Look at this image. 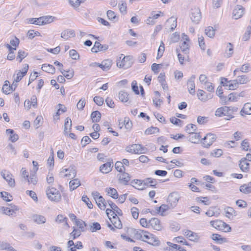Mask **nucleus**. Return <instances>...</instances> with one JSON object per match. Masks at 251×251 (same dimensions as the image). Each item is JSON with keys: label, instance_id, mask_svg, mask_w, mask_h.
I'll return each mask as SVG.
<instances>
[{"label": "nucleus", "instance_id": "f704fd0d", "mask_svg": "<svg viewBox=\"0 0 251 251\" xmlns=\"http://www.w3.org/2000/svg\"><path fill=\"white\" fill-rule=\"evenodd\" d=\"M61 74L65 77L67 79H71L74 75V72L73 69L69 70L68 71H65L62 69H59Z\"/></svg>", "mask_w": 251, "mask_h": 251}, {"label": "nucleus", "instance_id": "c85d7f7f", "mask_svg": "<svg viewBox=\"0 0 251 251\" xmlns=\"http://www.w3.org/2000/svg\"><path fill=\"white\" fill-rule=\"evenodd\" d=\"M105 192L109 196H110L113 199H117L119 197V195L118 194L117 191L115 188L111 187L106 188L105 189Z\"/></svg>", "mask_w": 251, "mask_h": 251}, {"label": "nucleus", "instance_id": "c9c22d12", "mask_svg": "<svg viewBox=\"0 0 251 251\" xmlns=\"http://www.w3.org/2000/svg\"><path fill=\"white\" fill-rule=\"evenodd\" d=\"M64 132L65 134H67L71 130L72 127V121L71 119L69 118H67L65 120V125H64Z\"/></svg>", "mask_w": 251, "mask_h": 251}, {"label": "nucleus", "instance_id": "69168bd1", "mask_svg": "<svg viewBox=\"0 0 251 251\" xmlns=\"http://www.w3.org/2000/svg\"><path fill=\"white\" fill-rule=\"evenodd\" d=\"M121 3L119 4V10L122 13H126V4L123 0L121 1Z\"/></svg>", "mask_w": 251, "mask_h": 251}, {"label": "nucleus", "instance_id": "f8f14e48", "mask_svg": "<svg viewBox=\"0 0 251 251\" xmlns=\"http://www.w3.org/2000/svg\"><path fill=\"white\" fill-rule=\"evenodd\" d=\"M244 13V7L240 5H237L233 11L232 16L234 19L237 20L241 18Z\"/></svg>", "mask_w": 251, "mask_h": 251}, {"label": "nucleus", "instance_id": "13d9d810", "mask_svg": "<svg viewBox=\"0 0 251 251\" xmlns=\"http://www.w3.org/2000/svg\"><path fill=\"white\" fill-rule=\"evenodd\" d=\"M27 55V53L24 50H19L17 56V59H19V62H22V60L25 58Z\"/></svg>", "mask_w": 251, "mask_h": 251}, {"label": "nucleus", "instance_id": "f257e3e1", "mask_svg": "<svg viewBox=\"0 0 251 251\" xmlns=\"http://www.w3.org/2000/svg\"><path fill=\"white\" fill-rule=\"evenodd\" d=\"M238 110V108L236 106L221 107L216 109L215 115L217 117L226 116L229 114H235Z\"/></svg>", "mask_w": 251, "mask_h": 251}, {"label": "nucleus", "instance_id": "3c124183", "mask_svg": "<svg viewBox=\"0 0 251 251\" xmlns=\"http://www.w3.org/2000/svg\"><path fill=\"white\" fill-rule=\"evenodd\" d=\"M9 89H10L9 82L8 80H5L4 81V84L3 85L2 89L3 93L5 94H9L11 92V90H10Z\"/></svg>", "mask_w": 251, "mask_h": 251}, {"label": "nucleus", "instance_id": "7ed1b4c3", "mask_svg": "<svg viewBox=\"0 0 251 251\" xmlns=\"http://www.w3.org/2000/svg\"><path fill=\"white\" fill-rule=\"evenodd\" d=\"M46 194L49 199L51 201L58 202L60 201L61 199L60 193L54 187H49L47 189Z\"/></svg>", "mask_w": 251, "mask_h": 251}, {"label": "nucleus", "instance_id": "58836bf2", "mask_svg": "<svg viewBox=\"0 0 251 251\" xmlns=\"http://www.w3.org/2000/svg\"><path fill=\"white\" fill-rule=\"evenodd\" d=\"M205 94V92L202 90L199 89L198 91V94L197 96L198 97V98L201 101H205L207 100H208L209 99L211 98V97L210 95H209V98L208 97V96H207L206 97H204V96Z\"/></svg>", "mask_w": 251, "mask_h": 251}, {"label": "nucleus", "instance_id": "79ce46f5", "mask_svg": "<svg viewBox=\"0 0 251 251\" xmlns=\"http://www.w3.org/2000/svg\"><path fill=\"white\" fill-rule=\"evenodd\" d=\"M148 244L152 245L155 246H158L160 245V241L158 239V238L154 236L153 234L151 235V237L148 240V241L147 242Z\"/></svg>", "mask_w": 251, "mask_h": 251}, {"label": "nucleus", "instance_id": "7c9ffc66", "mask_svg": "<svg viewBox=\"0 0 251 251\" xmlns=\"http://www.w3.org/2000/svg\"><path fill=\"white\" fill-rule=\"evenodd\" d=\"M42 69L43 71L52 74H53L55 72V69L53 65L50 64H44L42 65Z\"/></svg>", "mask_w": 251, "mask_h": 251}, {"label": "nucleus", "instance_id": "1a4fd4ad", "mask_svg": "<svg viewBox=\"0 0 251 251\" xmlns=\"http://www.w3.org/2000/svg\"><path fill=\"white\" fill-rule=\"evenodd\" d=\"M60 175L63 177H69L74 178L76 175V171L74 166H70L67 169H63L60 172Z\"/></svg>", "mask_w": 251, "mask_h": 251}, {"label": "nucleus", "instance_id": "9b49d317", "mask_svg": "<svg viewBox=\"0 0 251 251\" xmlns=\"http://www.w3.org/2000/svg\"><path fill=\"white\" fill-rule=\"evenodd\" d=\"M142 148L141 145L140 144H133L130 146H127L126 148V151L127 152L135 153V154H140L142 152Z\"/></svg>", "mask_w": 251, "mask_h": 251}, {"label": "nucleus", "instance_id": "774afa93", "mask_svg": "<svg viewBox=\"0 0 251 251\" xmlns=\"http://www.w3.org/2000/svg\"><path fill=\"white\" fill-rule=\"evenodd\" d=\"M76 224L77 226L81 229V231H84V227L86 226V223L82 220H76L75 221Z\"/></svg>", "mask_w": 251, "mask_h": 251}, {"label": "nucleus", "instance_id": "aec40b11", "mask_svg": "<svg viewBox=\"0 0 251 251\" xmlns=\"http://www.w3.org/2000/svg\"><path fill=\"white\" fill-rule=\"evenodd\" d=\"M184 234L191 241L198 242L200 238L197 234L191 230H186L184 231Z\"/></svg>", "mask_w": 251, "mask_h": 251}, {"label": "nucleus", "instance_id": "5701e85b", "mask_svg": "<svg viewBox=\"0 0 251 251\" xmlns=\"http://www.w3.org/2000/svg\"><path fill=\"white\" fill-rule=\"evenodd\" d=\"M107 203L111 209L113 211V214H111V215H115V214L120 216H122L123 215L122 210L111 201H108Z\"/></svg>", "mask_w": 251, "mask_h": 251}, {"label": "nucleus", "instance_id": "9d476101", "mask_svg": "<svg viewBox=\"0 0 251 251\" xmlns=\"http://www.w3.org/2000/svg\"><path fill=\"white\" fill-rule=\"evenodd\" d=\"M1 176L8 182L10 187L15 186V180L12 177V174L8 171L4 170L0 173Z\"/></svg>", "mask_w": 251, "mask_h": 251}, {"label": "nucleus", "instance_id": "72a5a7b5", "mask_svg": "<svg viewBox=\"0 0 251 251\" xmlns=\"http://www.w3.org/2000/svg\"><path fill=\"white\" fill-rule=\"evenodd\" d=\"M226 216L228 218H230L231 217H235L237 216V212L231 207H227L225 209Z\"/></svg>", "mask_w": 251, "mask_h": 251}, {"label": "nucleus", "instance_id": "4be33fe9", "mask_svg": "<svg viewBox=\"0 0 251 251\" xmlns=\"http://www.w3.org/2000/svg\"><path fill=\"white\" fill-rule=\"evenodd\" d=\"M119 180L121 183L124 185L127 184L128 182L130 180V176L128 173L123 172L122 174L118 175Z\"/></svg>", "mask_w": 251, "mask_h": 251}, {"label": "nucleus", "instance_id": "49530a36", "mask_svg": "<svg viewBox=\"0 0 251 251\" xmlns=\"http://www.w3.org/2000/svg\"><path fill=\"white\" fill-rule=\"evenodd\" d=\"M238 86V82L237 81H236V80L229 81L228 85H226V87H227V89L229 90H235L237 89Z\"/></svg>", "mask_w": 251, "mask_h": 251}, {"label": "nucleus", "instance_id": "ea45409f", "mask_svg": "<svg viewBox=\"0 0 251 251\" xmlns=\"http://www.w3.org/2000/svg\"><path fill=\"white\" fill-rule=\"evenodd\" d=\"M176 19L172 17L166 21V24H171L170 25V31H172L176 26Z\"/></svg>", "mask_w": 251, "mask_h": 251}, {"label": "nucleus", "instance_id": "473e14b6", "mask_svg": "<svg viewBox=\"0 0 251 251\" xmlns=\"http://www.w3.org/2000/svg\"><path fill=\"white\" fill-rule=\"evenodd\" d=\"M69 185L70 190L73 191L80 185V182L78 178H75L70 181Z\"/></svg>", "mask_w": 251, "mask_h": 251}, {"label": "nucleus", "instance_id": "f03ea898", "mask_svg": "<svg viewBox=\"0 0 251 251\" xmlns=\"http://www.w3.org/2000/svg\"><path fill=\"white\" fill-rule=\"evenodd\" d=\"M123 56V54H121L119 59L117 61V66L119 68H123L127 69L130 67L133 63V57L132 56Z\"/></svg>", "mask_w": 251, "mask_h": 251}, {"label": "nucleus", "instance_id": "338daca9", "mask_svg": "<svg viewBox=\"0 0 251 251\" xmlns=\"http://www.w3.org/2000/svg\"><path fill=\"white\" fill-rule=\"evenodd\" d=\"M81 235V231L74 227L73 231L70 233V235L73 237V239H75Z\"/></svg>", "mask_w": 251, "mask_h": 251}, {"label": "nucleus", "instance_id": "37998d69", "mask_svg": "<svg viewBox=\"0 0 251 251\" xmlns=\"http://www.w3.org/2000/svg\"><path fill=\"white\" fill-rule=\"evenodd\" d=\"M119 98L122 102H127L129 99L128 95L127 93L121 91L119 93Z\"/></svg>", "mask_w": 251, "mask_h": 251}, {"label": "nucleus", "instance_id": "680f3d73", "mask_svg": "<svg viewBox=\"0 0 251 251\" xmlns=\"http://www.w3.org/2000/svg\"><path fill=\"white\" fill-rule=\"evenodd\" d=\"M251 34V26H249L247 27V29L246 32L244 34L242 39L245 41H247L249 40L250 38V35Z\"/></svg>", "mask_w": 251, "mask_h": 251}, {"label": "nucleus", "instance_id": "412c9836", "mask_svg": "<svg viewBox=\"0 0 251 251\" xmlns=\"http://www.w3.org/2000/svg\"><path fill=\"white\" fill-rule=\"evenodd\" d=\"M239 166L242 171L244 172H249L250 163L247 161V158H241V159L240 160Z\"/></svg>", "mask_w": 251, "mask_h": 251}, {"label": "nucleus", "instance_id": "4d7b16f0", "mask_svg": "<svg viewBox=\"0 0 251 251\" xmlns=\"http://www.w3.org/2000/svg\"><path fill=\"white\" fill-rule=\"evenodd\" d=\"M92 195L93 198L95 199L96 201H98L99 202L104 201V198L101 196H100L99 192L94 191L92 193Z\"/></svg>", "mask_w": 251, "mask_h": 251}, {"label": "nucleus", "instance_id": "dca6fc26", "mask_svg": "<svg viewBox=\"0 0 251 251\" xmlns=\"http://www.w3.org/2000/svg\"><path fill=\"white\" fill-rule=\"evenodd\" d=\"M108 49V46L100 44L99 42H95L93 47L91 49L93 52L97 53L100 51H104Z\"/></svg>", "mask_w": 251, "mask_h": 251}, {"label": "nucleus", "instance_id": "423d86ee", "mask_svg": "<svg viewBox=\"0 0 251 251\" xmlns=\"http://www.w3.org/2000/svg\"><path fill=\"white\" fill-rule=\"evenodd\" d=\"M216 136L212 133H208L201 140L204 148H209L216 139Z\"/></svg>", "mask_w": 251, "mask_h": 251}, {"label": "nucleus", "instance_id": "bb28decb", "mask_svg": "<svg viewBox=\"0 0 251 251\" xmlns=\"http://www.w3.org/2000/svg\"><path fill=\"white\" fill-rule=\"evenodd\" d=\"M233 53V46L230 43H228L227 44L226 49L225 50L224 56L226 58H229L232 56Z\"/></svg>", "mask_w": 251, "mask_h": 251}, {"label": "nucleus", "instance_id": "6e6552de", "mask_svg": "<svg viewBox=\"0 0 251 251\" xmlns=\"http://www.w3.org/2000/svg\"><path fill=\"white\" fill-rule=\"evenodd\" d=\"M190 18L194 24H197L201 18V12L199 8L192 9Z\"/></svg>", "mask_w": 251, "mask_h": 251}, {"label": "nucleus", "instance_id": "052dcab7", "mask_svg": "<svg viewBox=\"0 0 251 251\" xmlns=\"http://www.w3.org/2000/svg\"><path fill=\"white\" fill-rule=\"evenodd\" d=\"M86 0H69L70 4L74 7H78L81 3H83Z\"/></svg>", "mask_w": 251, "mask_h": 251}, {"label": "nucleus", "instance_id": "6e6d98bb", "mask_svg": "<svg viewBox=\"0 0 251 251\" xmlns=\"http://www.w3.org/2000/svg\"><path fill=\"white\" fill-rule=\"evenodd\" d=\"M115 169L120 173L125 172V168L121 161H117L115 165Z\"/></svg>", "mask_w": 251, "mask_h": 251}, {"label": "nucleus", "instance_id": "20e7f679", "mask_svg": "<svg viewBox=\"0 0 251 251\" xmlns=\"http://www.w3.org/2000/svg\"><path fill=\"white\" fill-rule=\"evenodd\" d=\"M112 218H109L111 224L108 223L107 225V226L113 231H115V228L121 229L123 227V225L120 218L118 217L116 214L115 215H111Z\"/></svg>", "mask_w": 251, "mask_h": 251}, {"label": "nucleus", "instance_id": "f3484780", "mask_svg": "<svg viewBox=\"0 0 251 251\" xmlns=\"http://www.w3.org/2000/svg\"><path fill=\"white\" fill-rule=\"evenodd\" d=\"M152 234L145 230H140L137 233L139 238L144 242L148 241Z\"/></svg>", "mask_w": 251, "mask_h": 251}, {"label": "nucleus", "instance_id": "a878e982", "mask_svg": "<svg viewBox=\"0 0 251 251\" xmlns=\"http://www.w3.org/2000/svg\"><path fill=\"white\" fill-rule=\"evenodd\" d=\"M33 221L37 224H44L46 222V218L42 215L35 214L32 216Z\"/></svg>", "mask_w": 251, "mask_h": 251}, {"label": "nucleus", "instance_id": "a18cd8bd", "mask_svg": "<svg viewBox=\"0 0 251 251\" xmlns=\"http://www.w3.org/2000/svg\"><path fill=\"white\" fill-rule=\"evenodd\" d=\"M180 48L182 52L185 54H188L189 53V46L186 41H183L180 46Z\"/></svg>", "mask_w": 251, "mask_h": 251}, {"label": "nucleus", "instance_id": "a19ab883", "mask_svg": "<svg viewBox=\"0 0 251 251\" xmlns=\"http://www.w3.org/2000/svg\"><path fill=\"white\" fill-rule=\"evenodd\" d=\"M205 33L208 37L213 38L215 34V29L212 26H208L205 29Z\"/></svg>", "mask_w": 251, "mask_h": 251}, {"label": "nucleus", "instance_id": "de8ad7c7", "mask_svg": "<svg viewBox=\"0 0 251 251\" xmlns=\"http://www.w3.org/2000/svg\"><path fill=\"white\" fill-rule=\"evenodd\" d=\"M43 25L51 23L53 21L54 17L51 16H45L41 17Z\"/></svg>", "mask_w": 251, "mask_h": 251}, {"label": "nucleus", "instance_id": "cd10ccee", "mask_svg": "<svg viewBox=\"0 0 251 251\" xmlns=\"http://www.w3.org/2000/svg\"><path fill=\"white\" fill-rule=\"evenodd\" d=\"M240 114L242 116L245 115H251V103H246L244 105L243 108L240 111Z\"/></svg>", "mask_w": 251, "mask_h": 251}, {"label": "nucleus", "instance_id": "2eb2a0df", "mask_svg": "<svg viewBox=\"0 0 251 251\" xmlns=\"http://www.w3.org/2000/svg\"><path fill=\"white\" fill-rule=\"evenodd\" d=\"M151 227L155 230H160L161 226L160 221L156 218H152L149 221V227Z\"/></svg>", "mask_w": 251, "mask_h": 251}, {"label": "nucleus", "instance_id": "c756f323", "mask_svg": "<svg viewBox=\"0 0 251 251\" xmlns=\"http://www.w3.org/2000/svg\"><path fill=\"white\" fill-rule=\"evenodd\" d=\"M210 223L211 226L218 230H222L223 225L225 224V222L218 220L211 221Z\"/></svg>", "mask_w": 251, "mask_h": 251}, {"label": "nucleus", "instance_id": "0eeeda50", "mask_svg": "<svg viewBox=\"0 0 251 251\" xmlns=\"http://www.w3.org/2000/svg\"><path fill=\"white\" fill-rule=\"evenodd\" d=\"M112 64V61L110 59H108L104 60L101 63H93L92 64H91V66L93 67H99L103 71H107L110 69Z\"/></svg>", "mask_w": 251, "mask_h": 251}, {"label": "nucleus", "instance_id": "a211bd4d", "mask_svg": "<svg viewBox=\"0 0 251 251\" xmlns=\"http://www.w3.org/2000/svg\"><path fill=\"white\" fill-rule=\"evenodd\" d=\"M189 134V135L187 137V138L190 142L194 144L199 143L201 138L200 133L192 132V133Z\"/></svg>", "mask_w": 251, "mask_h": 251}, {"label": "nucleus", "instance_id": "8fccbe9b", "mask_svg": "<svg viewBox=\"0 0 251 251\" xmlns=\"http://www.w3.org/2000/svg\"><path fill=\"white\" fill-rule=\"evenodd\" d=\"M1 197L4 201H10L12 200V196L7 192H0Z\"/></svg>", "mask_w": 251, "mask_h": 251}, {"label": "nucleus", "instance_id": "09e8293b", "mask_svg": "<svg viewBox=\"0 0 251 251\" xmlns=\"http://www.w3.org/2000/svg\"><path fill=\"white\" fill-rule=\"evenodd\" d=\"M236 81H237V82H238V84H244L248 83L249 81V79L247 76L245 75H243L238 76L237 77Z\"/></svg>", "mask_w": 251, "mask_h": 251}, {"label": "nucleus", "instance_id": "bf43d9fd", "mask_svg": "<svg viewBox=\"0 0 251 251\" xmlns=\"http://www.w3.org/2000/svg\"><path fill=\"white\" fill-rule=\"evenodd\" d=\"M169 209L172 208H171L170 205L168 203V204H162L160 207L157 208V210L159 213H163Z\"/></svg>", "mask_w": 251, "mask_h": 251}, {"label": "nucleus", "instance_id": "5fc2aeb1", "mask_svg": "<svg viewBox=\"0 0 251 251\" xmlns=\"http://www.w3.org/2000/svg\"><path fill=\"white\" fill-rule=\"evenodd\" d=\"M165 50V46L163 42L162 41L161 42L160 46L158 50V52L157 55V59L160 58L163 55V52Z\"/></svg>", "mask_w": 251, "mask_h": 251}, {"label": "nucleus", "instance_id": "603ef678", "mask_svg": "<svg viewBox=\"0 0 251 251\" xmlns=\"http://www.w3.org/2000/svg\"><path fill=\"white\" fill-rule=\"evenodd\" d=\"M159 128L156 127L151 126L147 128L145 131V134L147 135L156 133L159 132Z\"/></svg>", "mask_w": 251, "mask_h": 251}, {"label": "nucleus", "instance_id": "e2e57ef3", "mask_svg": "<svg viewBox=\"0 0 251 251\" xmlns=\"http://www.w3.org/2000/svg\"><path fill=\"white\" fill-rule=\"evenodd\" d=\"M28 182L30 184H33V185H35L37 182V178L35 176V173L34 174H31L30 176V178L28 179H26Z\"/></svg>", "mask_w": 251, "mask_h": 251}, {"label": "nucleus", "instance_id": "393cba45", "mask_svg": "<svg viewBox=\"0 0 251 251\" xmlns=\"http://www.w3.org/2000/svg\"><path fill=\"white\" fill-rule=\"evenodd\" d=\"M220 214L219 209L216 207H211L205 212V215L208 217L215 216L218 217Z\"/></svg>", "mask_w": 251, "mask_h": 251}, {"label": "nucleus", "instance_id": "4c0bfd02", "mask_svg": "<svg viewBox=\"0 0 251 251\" xmlns=\"http://www.w3.org/2000/svg\"><path fill=\"white\" fill-rule=\"evenodd\" d=\"M91 117L93 122H99L100 120L101 114L98 111H95L92 113Z\"/></svg>", "mask_w": 251, "mask_h": 251}, {"label": "nucleus", "instance_id": "2f4dec72", "mask_svg": "<svg viewBox=\"0 0 251 251\" xmlns=\"http://www.w3.org/2000/svg\"><path fill=\"white\" fill-rule=\"evenodd\" d=\"M68 219L67 218L64 217L62 215H58L56 219L55 222L58 224L63 223V225L64 226H66L67 227H69V226L67 222Z\"/></svg>", "mask_w": 251, "mask_h": 251}, {"label": "nucleus", "instance_id": "39448f33", "mask_svg": "<svg viewBox=\"0 0 251 251\" xmlns=\"http://www.w3.org/2000/svg\"><path fill=\"white\" fill-rule=\"evenodd\" d=\"M180 198L179 194L177 192H174L169 195L167 201L171 208H174L177 205Z\"/></svg>", "mask_w": 251, "mask_h": 251}, {"label": "nucleus", "instance_id": "0e129e2a", "mask_svg": "<svg viewBox=\"0 0 251 251\" xmlns=\"http://www.w3.org/2000/svg\"><path fill=\"white\" fill-rule=\"evenodd\" d=\"M69 54L70 57L74 60L78 59L79 55L78 52L75 50H71L69 51Z\"/></svg>", "mask_w": 251, "mask_h": 251}, {"label": "nucleus", "instance_id": "ddd939ff", "mask_svg": "<svg viewBox=\"0 0 251 251\" xmlns=\"http://www.w3.org/2000/svg\"><path fill=\"white\" fill-rule=\"evenodd\" d=\"M196 78L195 75H192L187 81V87L190 94L194 95L195 94V84L194 80Z\"/></svg>", "mask_w": 251, "mask_h": 251}, {"label": "nucleus", "instance_id": "b1692460", "mask_svg": "<svg viewBox=\"0 0 251 251\" xmlns=\"http://www.w3.org/2000/svg\"><path fill=\"white\" fill-rule=\"evenodd\" d=\"M75 36V33L73 30L66 29L63 31L61 34V37L64 40H68L70 38Z\"/></svg>", "mask_w": 251, "mask_h": 251}, {"label": "nucleus", "instance_id": "4468645a", "mask_svg": "<svg viewBox=\"0 0 251 251\" xmlns=\"http://www.w3.org/2000/svg\"><path fill=\"white\" fill-rule=\"evenodd\" d=\"M113 167L112 160H109L106 163H104L100 166V171L102 173L107 174L112 170Z\"/></svg>", "mask_w": 251, "mask_h": 251}, {"label": "nucleus", "instance_id": "c03bdc74", "mask_svg": "<svg viewBox=\"0 0 251 251\" xmlns=\"http://www.w3.org/2000/svg\"><path fill=\"white\" fill-rule=\"evenodd\" d=\"M168 247L164 248V251H176L178 245L172 243L170 242L167 243Z\"/></svg>", "mask_w": 251, "mask_h": 251}, {"label": "nucleus", "instance_id": "864d4df0", "mask_svg": "<svg viewBox=\"0 0 251 251\" xmlns=\"http://www.w3.org/2000/svg\"><path fill=\"white\" fill-rule=\"evenodd\" d=\"M197 129V126L194 124H189L185 127V131L188 133L194 132Z\"/></svg>", "mask_w": 251, "mask_h": 251}, {"label": "nucleus", "instance_id": "6ab92c4d", "mask_svg": "<svg viewBox=\"0 0 251 251\" xmlns=\"http://www.w3.org/2000/svg\"><path fill=\"white\" fill-rule=\"evenodd\" d=\"M15 209H10L8 207H0V211L2 214H5L8 216H13L14 213H15V211L19 210V208L17 206H14Z\"/></svg>", "mask_w": 251, "mask_h": 251}, {"label": "nucleus", "instance_id": "e433bc0d", "mask_svg": "<svg viewBox=\"0 0 251 251\" xmlns=\"http://www.w3.org/2000/svg\"><path fill=\"white\" fill-rule=\"evenodd\" d=\"M211 238L219 244H222L223 242H226V239L225 238H222L221 236L218 234H212Z\"/></svg>", "mask_w": 251, "mask_h": 251}]
</instances>
